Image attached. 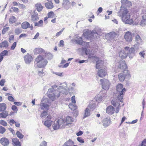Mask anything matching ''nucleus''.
Segmentation results:
<instances>
[{"label": "nucleus", "instance_id": "obj_2", "mask_svg": "<svg viewBox=\"0 0 146 146\" xmlns=\"http://www.w3.org/2000/svg\"><path fill=\"white\" fill-rule=\"evenodd\" d=\"M121 70H123L118 75V79L120 82H123L125 79L129 80L131 77L130 72L127 69V66L125 61H122L119 66Z\"/></svg>", "mask_w": 146, "mask_h": 146}, {"label": "nucleus", "instance_id": "obj_43", "mask_svg": "<svg viewBox=\"0 0 146 146\" xmlns=\"http://www.w3.org/2000/svg\"><path fill=\"white\" fill-rule=\"evenodd\" d=\"M47 15L49 18H53L54 16L55 15L53 12L51 11L49 12L48 13Z\"/></svg>", "mask_w": 146, "mask_h": 146}, {"label": "nucleus", "instance_id": "obj_29", "mask_svg": "<svg viewBox=\"0 0 146 146\" xmlns=\"http://www.w3.org/2000/svg\"><path fill=\"white\" fill-rule=\"evenodd\" d=\"M7 106L4 103L0 104V111H4L6 109Z\"/></svg>", "mask_w": 146, "mask_h": 146}, {"label": "nucleus", "instance_id": "obj_57", "mask_svg": "<svg viewBox=\"0 0 146 146\" xmlns=\"http://www.w3.org/2000/svg\"><path fill=\"white\" fill-rule=\"evenodd\" d=\"M140 146H146V139H145L142 141Z\"/></svg>", "mask_w": 146, "mask_h": 146}, {"label": "nucleus", "instance_id": "obj_4", "mask_svg": "<svg viewBox=\"0 0 146 146\" xmlns=\"http://www.w3.org/2000/svg\"><path fill=\"white\" fill-rule=\"evenodd\" d=\"M122 19L125 24L131 25L133 23L132 19L130 17V15L127 9H123L122 13Z\"/></svg>", "mask_w": 146, "mask_h": 146}, {"label": "nucleus", "instance_id": "obj_47", "mask_svg": "<svg viewBox=\"0 0 146 146\" xmlns=\"http://www.w3.org/2000/svg\"><path fill=\"white\" fill-rule=\"evenodd\" d=\"M11 109L15 113H16L18 111L17 107L15 105L12 106Z\"/></svg>", "mask_w": 146, "mask_h": 146}, {"label": "nucleus", "instance_id": "obj_6", "mask_svg": "<svg viewBox=\"0 0 146 146\" xmlns=\"http://www.w3.org/2000/svg\"><path fill=\"white\" fill-rule=\"evenodd\" d=\"M102 88L106 90H108L109 88L110 82L107 79L103 78L100 80Z\"/></svg>", "mask_w": 146, "mask_h": 146}, {"label": "nucleus", "instance_id": "obj_19", "mask_svg": "<svg viewBox=\"0 0 146 146\" xmlns=\"http://www.w3.org/2000/svg\"><path fill=\"white\" fill-rule=\"evenodd\" d=\"M77 43L79 44L82 45L83 43H84V44H86V46L87 48H88L90 47V46L89 44V43L87 42H84L83 41L82 38L81 37H80L78 38V40H76Z\"/></svg>", "mask_w": 146, "mask_h": 146}, {"label": "nucleus", "instance_id": "obj_23", "mask_svg": "<svg viewBox=\"0 0 146 146\" xmlns=\"http://www.w3.org/2000/svg\"><path fill=\"white\" fill-rule=\"evenodd\" d=\"M9 46L8 42L6 40H4L0 44V47L1 48H7Z\"/></svg>", "mask_w": 146, "mask_h": 146}, {"label": "nucleus", "instance_id": "obj_62", "mask_svg": "<svg viewBox=\"0 0 146 146\" xmlns=\"http://www.w3.org/2000/svg\"><path fill=\"white\" fill-rule=\"evenodd\" d=\"M14 38V36L13 35H11L9 36V41L10 42L12 40H13Z\"/></svg>", "mask_w": 146, "mask_h": 146}, {"label": "nucleus", "instance_id": "obj_28", "mask_svg": "<svg viewBox=\"0 0 146 146\" xmlns=\"http://www.w3.org/2000/svg\"><path fill=\"white\" fill-rule=\"evenodd\" d=\"M83 50L85 51V52L86 54L88 55L90 57H94L93 56L94 54H92L90 52V50L87 49L86 48H84L83 49Z\"/></svg>", "mask_w": 146, "mask_h": 146}, {"label": "nucleus", "instance_id": "obj_16", "mask_svg": "<svg viewBox=\"0 0 146 146\" xmlns=\"http://www.w3.org/2000/svg\"><path fill=\"white\" fill-rule=\"evenodd\" d=\"M12 144L14 146H21V143L19 140L17 138H13L12 139Z\"/></svg>", "mask_w": 146, "mask_h": 146}, {"label": "nucleus", "instance_id": "obj_64", "mask_svg": "<svg viewBox=\"0 0 146 146\" xmlns=\"http://www.w3.org/2000/svg\"><path fill=\"white\" fill-rule=\"evenodd\" d=\"M83 133V132L82 131H80L78 133H76V135L77 136H79L81 135Z\"/></svg>", "mask_w": 146, "mask_h": 146}, {"label": "nucleus", "instance_id": "obj_63", "mask_svg": "<svg viewBox=\"0 0 146 146\" xmlns=\"http://www.w3.org/2000/svg\"><path fill=\"white\" fill-rule=\"evenodd\" d=\"M78 141L81 143H83L84 141L83 139L80 137H78L77 138Z\"/></svg>", "mask_w": 146, "mask_h": 146}, {"label": "nucleus", "instance_id": "obj_42", "mask_svg": "<svg viewBox=\"0 0 146 146\" xmlns=\"http://www.w3.org/2000/svg\"><path fill=\"white\" fill-rule=\"evenodd\" d=\"M16 19L14 16L11 17L9 19V23H13L15 22Z\"/></svg>", "mask_w": 146, "mask_h": 146}, {"label": "nucleus", "instance_id": "obj_8", "mask_svg": "<svg viewBox=\"0 0 146 146\" xmlns=\"http://www.w3.org/2000/svg\"><path fill=\"white\" fill-rule=\"evenodd\" d=\"M29 14L31 15V21L33 22H35L39 19L38 15L37 13H35L33 11H31L29 12Z\"/></svg>", "mask_w": 146, "mask_h": 146}, {"label": "nucleus", "instance_id": "obj_18", "mask_svg": "<svg viewBox=\"0 0 146 146\" xmlns=\"http://www.w3.org/2000/svg\"><path fill=\"white\" fill-rule=\"evenodd\" d=\"M24 59L26 63H29L33 60V58L31 55L27 54L25 56Z\"/></svg>", "mask_w": 146, "mask_h": 146}, {"label": "nucleus", "instance_id": "obj_9", "mask_svg": "<svg viewBox=\"0 0 146 146\" xmlns=\"http://www.w3.org/2000/svg\"><path fill=\"white\" fill-rule=\"evenodd\" d=\"M21 27L23 29H26L28 28L30 29L31 30L33 29V27L32 25L30 24L27 21L23 22L21 24Z\"/></svg>", "mask_w": 146, "mask_h": 146}, {"label": "nucleus", "instance_id": "obj_37", "mask_svg": "<svg viewBox=\"0 0 146 146\" xmlns=\"http://www.w3.org/2000/svg\"><path fill=\"white\" fill-rule=\"evenodd\" d=\"M118 95L116 98H114V99H115L117 100V101L119 103V102H123V97L122 95Z\"/></svg>", "mask_w": 146, "mask_h": 146}, {"label": "nucleus", "instance_id": "obj_59", "mask_svg": "<svg viewBox=\"0 0 146 146\" xmlns=\"http://www.w3.org/2000/svg\"><path fill=\"white\" fill-rule=\"evenodd\" d=\"M88 17L94 19V16L92 13H90L88 15Z\"/></svg>", "mask_w": 146, "mask_h": 146}, {"label": "nucleus", "instance_id": "obj_10", "mask_svg": "<svg viewBox=\"0 0 146 146\" xmlns=\"http://www.w3.org/2000/svg\"><path fill=\"white\" fill-rule=\"evenodd\" d=\"M123 88V85L121 84H118L116 86L117 91L119 92L120 95H123V93L125 92L126 91L125 88Z\"/></svg>", "mask_w": 146, "mask_h": 146}, {"label": "nucleus", "instance_id": "obj_1", "mask_svg": "<svg viewBox=\"0 0 146 146\" xmlns=\"http://www.w3.org/2000/svg\"><path fill=\"white\" fill-rule=\"evenodd\" d=\"M52 58L50 53L46 54L45 56L40 54L35 59V66L37 68H44L48 62L47 60H50Z\"/></svg>", "mask_w": 146, "mask_h": 146}, {"label": "nucleus", "instance_id": "obj_33", "mask_svg": "<svg viewBox=\"0 0 146 146\" xmlns=\"http://www.w3.org/2000/svg\"><path fill=\"white\" fill-rule=\"evenodd\" d=\"M58 123L59 124V126L65 125L64 119L62 118L59 119L57 121Z\"/></svg>", "mask_w": 146, "mask_h": 146}, {"label": "nucleus", "instance_id": "obj_21", "mask_svg": "<svg viewBox=\"0 0 146 146\" xmlns=\"http://www.w3.org/2000/svg\"><path fill=\"white\" fill-rule=\"evenodd\" d=\"M46 72L43 68L41 70H38L37 71V73L38 76L41 78L45 76Z\"/></svg>", "mask_w": 146, "mask_h": 146}, {"label": "nucleus", "instance_id": "obj_38", "mask_svg": "<svg viewBox=\"0 0 146 146\" xmlns=\"http://www.w3.org/2000/svg\"><path fill=\"white\" fill-rule=\"evenodd\" d=\"M90 36L92 38H96L97 37L98 35V34L97 33H94L93 32H91L90 33Z\"/></svg>", "mask_w": 146, "mask_h": 146}, {"label": "nucleus", "instance_id": "obj_58", "mask_svg": "<svg viewBox=\"0 0 146 146\" xmlns=\"http://www.w3.org/2000/svg\"><path fill=\"white\" fill-rule=\"evenodd\" d=\"M47 143L46 142L44 141H42L40 144V146H46Z\"/></svg>", "mask_w": 146, "mask_h": 146}, {"label": "nucleus", "instance_id": "obj_25", "mask_svg": "<svg viewBox=\"0 0 146 146\" xmlns=\"http://www.w3.org/2000/svg\"><path fill=\"white\" fill-rule=\"evenodd\" d=\"M66 62V61L64 59H62L60 63L61 65L60 66V67L62 68H66L69 65V63H67L64 65H62V64L65 63Z\"/></svg>", "mask_w": 146, "mask_h": 146}, {"label": "nucleus", "instance_id": "obj_15", "mask_svg": "<svg viewBox=\"0 0 146 146\" xmlns=\"http://www.w3.org/2000/svg\"><path fill=\"white\" fill-rule=\"evenodd\" d=\"M110 117L104 118L102 121L103 126L106 127H107L110 125Z\"/></svg>", "mask_w": 146, "mask_h": 146}, {"label": "nucleus", "instance_id": "obj_14", "mask_svg": "<svg viewBox=\"0 0 146 146\" xmlns=\"http://www.w3.org/2000/svg\"><path fill=\"white\" fill-rule=\"evenodd\" d=\"M98 76L101 78H103L107 74L106 70L105 69H101L98 70Z\"/></svg>", "mask_w": 146, "mask_h": 146}, {"label": "nucleus", "instance_id": "obj_27", "mask_svg": "<svg viewBox=\"0 0 146 146\" xmlns=\"http://www.w3.org/2000/svg\"><path fill=\"white\" fill-rule=\"evenodd\" d=\"M35 26L36 27H41L43 25V21L42 20H40L38 22H34Z\"/></svg>", "mask_w": 146, "mask_h": 146}, {"label": "nucleus", "instance_id": "obj_30", "mask_svg": "<svg viewBox=\"0 0 146 146\" xmlns=\"http://www.w3.org/2000/svg\"><path fill=\"white\" fill-rule=\"evenodd\" d=\"M69 108L72 110L74 111L77 109V106L75 104L73 105L71 103H70L68 105Z\"/></svg>", "mask_w": 146, "mask_h": 146}, {"label": "nucleus", "instance_id": "obj_40", "mask_svg": "<svg viewBox=\"0 0 146 146\" xmlns=\"http://www.w3.org/2000/svg\"><path fill=\"white\" fill-rule=\"evenodd\" d=\"M41 109L43 110H48L49 109V106L47 104L43 103L42 105Z\"/></svg>", "mask_w": 146, "mask_h": 146}, {"label": "nucleus", "instance_id": "obj_26", "mask_svg": "<svg viewBox=\"0 0 146 146\" xmlns=\"http://www.w3.org/2000/svg\"><path fill=\"white\" fill-rule=\"evenodd\" d=\"M9 115H11V114H8V111H5L0 113V118H5Z\"/></svg>", "mask_w": 146, "mask_h": 146}, {"label": "nucleus", "instance_id": "obj_50", "mask_svg": "<svg viewBox=\"0 0 146 146\" xmlns=\"http://www.w3.org/2000/svg\"><path fill=\"white\" fill-rule=\"evenodd\" d=\"M16 42H14V43H13L11 47V50H14L16 47Z\"/></svg>", "mask_w": 146, "mask_h": 146}, {"label": "nucleus", "instance_id": "obj_46", "mask_svg": "<svg viewBox=\"0 0 146 146\" xmlns=\"http://www.w3.org/2000/svg\"><path fill=\"white\" fill-rule=\"evenodd\" d=\"M6 131L5 128L2 127L0 126V133L1 134H3Z\"/></svg>", "mask_w": 146, "mask_h": 146}, {"label": "nucleus", "instance_id": "obj_7", "mask_svg": "<svg viewBox=\"0 0 146 146\" xmlns=\"http://www.w3.org/2000/svg\"><path fill=\"white\" fill-rule=\"evenodd\" d=\"M95 58V60L96 61V67L97 69H99L103 68L104 66V62L102 60H99V58L97 57H94Z\"/></svg>", "mask_w": 146, "mask_h": 146}, {"label": "nucleus", "instance_id": "obj_35", "mask_svg": "<svg viewBox=\"0 0 146 146\" xmlns=\"http://www.w3.org/2000/svg\"><path fill=\"white\" fill-rule=\"evenodd\" d=\"M52 127L54 129H59L60 126L59 124L57 123V121H56L54 122V123L52 125Z\"/></svg>", "mask_w": 146, "mask_h": 146}, {"label": "nucleus", "instance_id": "obj_41", "mask_svg": "<svg viewBox=\"0 0 146 146\" xmlns=\"http://www.w3.org/2000/svg\"><path fill=\"white\" fill-rule=\"evenodd\" d=\"M16 135L17 137L20 139H22L24 137V135L19 131H17L16 132Z\"/></svg>", "mask_w": 146, "mask_h": 146}, {"label": "nucleus", "instance_id": "obj_20", "mask_svg": "<svg viewBox=\"0 0 146 146\" xmlns=\"http://www.w3.org/2000/svg\"><path fill=\"white\" fill-rule=\"evenodd\" d=\"M65 125L70 124L72 121V118L70 116H67L64 119Z\"/></svg>", "mask_w": 146, "mask_h": 146}, {"label": "nucleus", "instance_id": "obj_3", "mask_svg": "<svg viewBox=\"0 0 146 146\" xmlns=\"http://www.w3.org/2000/svg\"><path fill=\"white\" fill-rule=\"evenodd\" d=\"M111 104L115 108L112 106L110 105L107 107L106 109V112L109 115H112L115 112L118 113L120 109V104L117 101V100L113 99L111 102Z\"/></svg>", "mask_w": 146, "mask_h": 146}, {"label": "nucleus", "instance_id": "obj_12", "mask_svg": "<svg viewBox=\"0 0 146 146\" xmlns=\"http://www.w3.org/2000/svg\"><path fill=\"white\" fill-rule=\"evenodd\" d=\"M0 143L2 145L7 146L9 144V141L8 139L4 137L1 139Z\"/></svg>", "mask_w": 146, "mask_h": 146}, {"label": "nucleus", "instance_id": "obj_56", "mask_svg": "<svg viewBox=\"0 0 146 146\" xmlns=\"http://www.w3.org/2000/svg\"><path fill=\"white\" fill-rule=\"evenodd\" d=\"M12 9L14 11L16 12H18L19 10L18 8L15 7H12Z\"/></svg>", "mask_w": 146, "mask_h": 146}, {"label": "nucleus", "instance_id": "obj_13", "mask_svg": "<svg viewBox=\"0 0 146 146\" xmlns=\"http://www.w3.org/2000/svg\"><path fill=\"white\" fill-rule=\"evenodd\" d=\"M62 5L64 8L66 10L68 9L71 7V4L69 0H63Z\"/></svg>", "mask_w": 146, "mask_h": 146}, {"label": "nucleus", "instance_id": "obj_36", "mask_svg": "<svg viewBox=\"0 0 146 146\" xmlns=\"http://www.w3.org/2000/svg\"><path fill=\"white\" fill-rule=\"evenodd\" d=\"M90 114V110L89 108H86L85 110V112L84 113V118H85L89 116Z\"/></svg>", "mask_w": 146, "mask_h": 146}, {"label": "nucleus", "instance_id": "obj_32", "mask_svg": "<svg viewBox=\"0 0 146 146\" xmlns=\"http://www.w3.org/2000/svg\"><path fill=\"white\" fill-rule=\"evenodd\" d=\"M52 121L50 120H47L44 122V125L48 127H50L51 125Z\"/></svg>", "mask_w": 146, "mask_h": 146}, {"label": "nucleus", "instance_id": "obj_49", "mask_svg": "<svg viewBox=\"0 0 146 146\" xmlns=\"http://www.w3.org/2000/svg\"><path fill=\"white\" fill-rule=\"evenodd\" d=\"M9 29V27L4 28L2 31V33L3 34H5L7 31Z\"/></svg>", "mask_w": 146, "mask_h": 146}, {"label": "nucleus", "instance_id": "obj_61", "mask_svg": "<svg viewBox=\"0 0 146 146\" xmlns=\"http://www.w3.org/2000/svg\"><path fill=\"white\" fill-rule=\"evenodd\" d=\"M135 51V49L133 48H131L129 50V53H133Z\"/></svg>", "mask_w": 146, "mask_h": 146}, {"label": "nucleus", "instance_id": "obj_48", "mask_svg": "<svg viewBox=\"0 0 146 146\" xmlns=\"http://www.w3.org/2000/svg\"><path fill=\"white\" fill-rule=\"evenodd\" d=\"M64 29V28H63L60 31L57 32L56 35V37H58L60 35L62 34Z\"/></svg>", "mask_w": 146, "mask_h": 146}, {"label": "nucleus", "instance_id": "obj_24", "mask_svg": "<svg viewBox=\"0 0 146 146\" xmlns=\"http://www.w3.org/2000/svg\"><path fill=\"white\" fill-rule=\"evenodd\" d=\"M36 9L38 12L41 11L43 9V6L40 3H36L35 5Z\"/></svg>", "mask_w": 146, "mask_h": 146}, {"label": "nucleus", "instance_id": "obj_52", "mask_svg": "<svg viewBox=\"0 0 146 146\" xmlns=\"http://www.w3.org/2000/svg\"><path fill=\"white\" fill-rule=\"evenodd\" d=\"M72 102L73 104H75L76 103L75 100V96H74L72 97L71 98Z\"/></svg>", "mask_w": 146, "mask_h": 146}, {"label": "nucleus", "instance_id": "obj_5", "mask_svg": "<svg viewBox=\"0 0 146 146\" xmlns=\"http://www.w3.org/2000/svg\"><path fill=\"white\" fill-rule=\"evenodd\" d=\"M51 90H49L47 92L48 97L53 101L54 100L56 97H58L60 95L59 92L57 90L51 91Z\"/></svg>", "mask_w": 146, "mask_h": 146}, {"label": "nucleus", "instance_id": "obj_11", "mask_svg": "<svg viewBox=\"0 0 146 146\" xmlns=\"http://www.w3.org/2000/svg\"><path fill=\"white\" fill-rule=\"evenodd\" d=\"M124 38L127 42L131 41L133 38L131 33L129 31L127 32L125 34Z\"/></svg>", "mask_w": 146, "mask_h": 146}, {"label": "nucleus", "instance_id": "obj_22", "mask_svg": "<svg viewBox=\"0 0 146 146\" xmlns=\"http://www.w3.org/2000/svg\"><path fill=\"white\" fill-rule=\"evenodd\" d=\"M45 6L47 9H52L54 7L53 3L52 1L46 3H45Z\"/></svg>", "mask_w": 146, "mask_h": 146}, {"label": "nucleus", "instance_id": "obj_31", "mask_svg": "<svg viewBox=\"0 0 146 146\" xmlns=\"http://www.w3.org/2000/svg\"><path fill=\"white\" fill-rule=\"evenodd\" d=\"M119 56L122 59L125 58L127 57V55L126 53L124 52V51H120L119 52Z\"/></svg>", "mask_w": 146, "mask_h": 146}, {"label": "nucleus", "instance_id": "obj_45", "mask_svg": "<svg viewBox=\"0 0 146 146\" xmlns=\"http://www.w3.org/2000/svg\"><path fill=\"white\" fill-rule=\"evenodd\" d=\"M0 124L4 126H6L7 125V123L5 121L3 120H1L0 121Z\"/></svg>", "mask_w": 146, "mask_h": 146}, {"label": "nucleus", "instance_id": "obj_39", "mask_svg": "<svg viewBox=\"0 0 146 146\" xmlns=\"http://www.w3.org/2000/svg\"><path fill=\"white\" fill-rule=\"evenodd\" d=\"M8 51L7 50H4L0 54V56L3 57L4 56H7L8 55Z\"/></svg>", "mask_w": 146, "mask_h": 146}, {"label": "nucleus", "instance_id": "obj_17", "mask_svg": "<svg viewBox=\"0 0 146 146\" xmlns=\"http://www.w3.org/2000/svg\"><path fill=\"white\" fill-rule=\"evenodd\" d=\"M34 53L35 54H40L43 53H44L45 51L42 48H35L34 51Z\"/></svg>", "mask_w": 146, "mask_h": 146}, {"label": "nucleus", "instance_id": "obj_34", "mask_svg": "<svg viewBox=\"0 0 146 146\" xmlns=\"http://www.w3.org/2000/svg\"><path fill=\"white\" fill-rule=\"evenodd\" d=\"M135 40L138 44H140L142 40L140 36L138 35H136L135 38Z\"/></svg>", "mask_w": 146, "mask_h": 146}, {"label": "nucleus", "instance_id": "obj_54", "mask_svg": "<svg viewBox=\"0 0 146 146\" xmlns=\"http://www.w3.org/2000/svg\"><path fill=\"white\" fill-rule=\"evenodd\" d=\"M64 45V42L63 40H61L58 44L59 46H63Z\"/></svg>", "mask_w": 146, "mask_h": 146}, {"label": "nucleus", "instance_id": "obj_44", "mask_svg": "<svg viewBox=\"0 0 146 146\" xmlns=\"http://www.w3.org/2000/svg\"><path fill=\"white\" fill-rule=\"evenodd\" d=\"M22 32V30L20 28H16L15 30V34L18 35Z\"/></svg>", "mask_w": 146, "mask_h": 146}, {"label": "nucleus", "instance_id": "obj_51", "mask_svg": "<svg viewBox=\"0 0 146 146\" xmlns=\"http://www.w3.org/2000/svg\"><path fill=\"white\" fill-rule=\"evenodd\" d=\"M48 114V113L46 111H43L40 115V117H43L46 116Z\"/></svg>", "mask_w": 146, "mask_h": 146}, {"label": "nucleus", "instance_id": "obj_55", "mask_svg": "<svg viewBox=\"0 0 146 146\" xmlns=\"http://www.w3.org/2000/svg\"><path fill=\"white\" fill-rule=\"evenodd\" d=\"M8 100L11 102H13L14 101V99L13 97L11 96H9L8 97Z\"/></svg>", "mask_w": 146, "mask_h": 146}, {"label": "nucleus", "instance_id": "obj_60", "mask_svg": "<svg viewBox=\"0 0 146 146\" xmlns=\"http://www.w3.org/2000/svg\"><path fill=\"white\" fill-rule=\"evenodd\" d=\"M109 35L111 36V37L113 38V36L115 37L117 36L115 32H111L109 33Z\"/></svg>", "mask_w": 146, "mask_h": 146}, {"label": "nucleus", "instance_id": "obj_53", "mask_svg": "<svg viewBox=\"0 0 146 146\" xmlns=\"http://www.w3.org/2000/svg\"><path fill=\"white\" fill-rule=\"evenodd\" d=\"M5 82V81L4 79H2L0 81V85L1 86H3Z\"/></svg>", "mask_w": 146, "mask_h": 146}]
</instances>
